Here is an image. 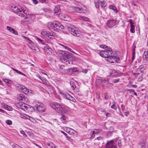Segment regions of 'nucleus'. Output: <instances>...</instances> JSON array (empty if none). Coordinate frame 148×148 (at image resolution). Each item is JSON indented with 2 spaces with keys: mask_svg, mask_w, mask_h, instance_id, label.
Wrapping results in <instances>:
<instances>
[{
  "mask_svg": "<svg viewBox=\"0 0 148 148\" xmlns=\"http://www.w3.org/2000/svg\"><path fill=\"white\" fill-rule=\"evenodd\" d=\"M58 53L61 55L60 60L61 62L69 66H71L73 62L71 60L73 59V55L68 52L61 50H58Z\"/></svg>",
  "mask_w": 148,
  "mask_h": 148,
  "instance_id": "1",
  "label": "nucleus"
},
{
  "mask_svg": "<svg viewBox=\"0 0 148 148\" xmlns=\"http://www.w3.org/2000/svg\"><path fill=\"white\" fill-rule=\"evenodd\" d=\"M50 106L59 113H66L67 112V108L64 106L55 102L51 103Z\"/></svg>",
  "mask_w": 148,
  "mask_h": 148,
  "instance_id": "2",
  "label": "nucleus"
},
{
  "mask_svg": "<svg viewBox=\"0 0 148 148\" xmlns=\"http://www.w3.org/2000/svg\"><path fill=\"white\" fill-rule=\"evenodd\" d=\"M49 28L52 30L58 31L63 29L64 27L60 22L56 21L51 23Z\"/></svg>",
  "mask_w": 148,
  "mask_h": 148,
  "instance_id": "3",
  "label": "nucleus"
},
{
  "mask_svg": "<svg viewBox=\"0 0 148 148\" xmlns=\"http://www.w3.org/2000/svg\"><path fill=\"white\" fill-rule=\"evenodd\" d=\"M67 28L69 33L74 36L79 37L81 35V32L77 28L70 25L67 26Z\"/></svg>",
  "mask_w": 148,
  "mask_h": 148,
  "instance_id": "4",
  "label": "nucleus"
},
{
  "mask_svg": "<svg viewBox=\"0 0 148 148\" xmlns=\"http://www.w3.org/2000/svg\"><path fill=\"white\" fill-rule=\"evenodd\" d=\"M15 105L17 108H21L25 111H29L30 109L33 108V106L24 103L23 102L16 103Z\"/></svg>",
  "mask_w": 148,
  "mask_h": 148,
  "instance_id": "5",
  "label": "nucleus"
},
{
  "mask_svg": "<svg viewBox=\"0 0 148 148\" xmlns=\"http://www.w3.org/2000/svg\"><path fill=\"white\" fill-rule=\"evenodd\" d=\"M33 108H31V110H35L36 109L37 111L39 112H44L45 110V108L44 105L40 102H36L34 103Z\"/></svg>",
  "mask_w": 148,
  "mask_h": 148,
  "instance_id": "6",
  "label": "nucleus"
},
{
  "mask_svg": "<svg viewBox=\"0 0 148 148\" xmlns=\"http://www.w3.org/2000/svg\"><path fill=\"white\" fill-rule=\"evenodd\" d=\"M115 56H110V58H108V59H106L107 61L111 63H118L120 60V58L118 56V55L116 52H115Z\"/></svg>",
  "mask_w": 148,
  "mask_h": 148,
  "instance_id": "7",
  "label": "nucleus"
},
{
  "mask_svg": "<svg viewBox=\"0 0 148 148\" xmlns=\"http://www.w3.org/2000/svg\"><path fill=\"white\" fill-rule=\"evenodd\" d=\"M70 85L72 90L77 94H79V86L76 82L74 83L73 82H70Z\"/></svg>",
  "mask_w": 148,
  "mask_h": 148,
  "instance_id": "8",
  "label": "nucleus"
},
{
  "mask_svg": "<svg viewBox=\"0 0 148 148\" xmlns=\"http://www.w3.org/2000/svg\"><path fill=\"white\" fill-rule=\"evenodd\" d=\"M10 9L12 10V12L16 13L19 16L23 15L22 13L23 12L22 11V9H21L15 5H12L11 6Z\"/></svg>",
  "mask_w": 148,
  "mask_h": 148,
  "instance_id": "9",
  "label": "nucleus"
},
{
  "mask_svg": "<svg viewBox=\"0 0 148 148\" xmlns=\"http://www.w3.org/2000/svg\"><path fill=\"white\" fill-rule=\"evenodd\" d=\"M69 10L70 12H76L82 13L84 12L83 9L82 8L74 6H72L69 7Z\"/></svg>",
  "mask_w": 148,
  "mask_h": 148,
  "instance_id": "10",
  "label": "nucleus"
},
{
  "mask_svg": "<svg viewBox=\"0 0 148 148\" xmlns=\"http://www.w3.org/2000/svg\"><path fill=\"white\" fill-rule=\"evenodd\" d=\"M61 94L65 98L74 102L76 101V100L73 97L67 93H62Z\"/></svg>",
  "mask_w": 148,
  "mask_h": 148,
  "instance_id": "11",
  "label": "nucleus"
},
{
  "mask_svg": "<svg viewBox=\"0 0 148 148\" xmlns=\"http://www.w3.org/2000/svg\"><path fill=\"white\" fill-rule=\"evenodd\" d=\"M116 20L110 19L106 23L107 26L109 28H112L116 25Z\"/></svg>",
  "mask_w": 148,
  "mask_h": 148,
  "instance_id": "12",
  "label": "nucleus"
},
{
  "mask_svg": "<svg viewBox=\"0 0 148 148\" xmlns=\"http://www.w3.org/2000/svg\"><path fill=\"white\" fill-rule=\"evenodd\" d=\"M143 61L145 65L148 64V51H145L143 56Z\"/></svg>",
  "mask_w": 148,
  "mask_h": 148,
  "instance_id": "13",
  "label": "nucleus"
},
{
  "mask_svg": "<svg viewBox=\"0 0 148 148\" xmlns=\"http://www.w3.org/2000/svg\"><path fill=\"white\" fill-rule=\"evenodd\" d=\"M107 148H117L116 145L114 142L113 140H112L106 144Z\"/></svg>",
  "mask_w": 148,
  "mask_h": 148,
  "instance_id": "14",
  "label": "nucleus"
},
{
  "mask_svg": "<svg viewBox=\"0 0 148 148\" xmlns=\"http://www.w3.org/2000/svg\"><path fill=\"white\" fill-rule=\"evenodd\" d=\"M44 35L47 37L49 38L50 39H53L54 37L55 34L54 33H51L49 32H43Z\"/></svg>",
  "mask_w": 148,
  "mask_h": 148,
  "instance_id": "15",
  "label": "nucleus"
},
{
  "mask_svg": "<svg viewBox=\"0 0 148 148\" xmlns=\"http://www.w3.org/2000/svg\"><path fill=\"white\" fill-rule=\"evenodd\" d=\"M108 49H106L104 50L101 51L99 53V54L103 57L107 58V57H108L107 55H108V54H107L108 52Z\"/></svg>",
  "mask_w": 148,
  "mask_h": 148,
  "instance_id": "16",
  "label": "nucleus"
},
{
  "mask_svg": "<svg viewBox=\"0 0 148 148\" xmlns=\"http://www.w3.org/2000/svg\"><path fill=\"white\" fill-rule=\"evenodd\" d=\"M44 50L49 55L53 54V51L52 49L48 46H46L44 47Z\"/></svg>",
  "mask_w": 148,
  "mask_h": 148,
  "instance_id": "17",
  "label": "nucleus"
},
{
  "mask_svg": "<svg viewBox=\"0 0 148 148\" xmlns=\"http://www.w3.org/2000/svg\"><path fill=\"white\" fill-rule=\"evenodd\" d=\"M17 98L18 100L22 101V102H25L26 101L27 98L24 95L22 94H18L17 95Z\"/></svg>",
  "mask_w": 148,
  "mask_h": 148,
  "instance_id": "18",
  "label": "nucleus"
},
{
  "mask_svg": "<svg viewBox=\"0 0 148 148\" xmlns=\"http://www.w3.org/2000/svg\"><path fill=\"white\" fill-rule=\"evenodd\" d=\"M78 70H77V68H73L69 69L67 70V72L68 74L73 75V72H77Z\"/></svg>",
  "mask_w": 148,
  "mask_h": 148,
  "instance_id": "19",
  "label": "nucleus"
},
{
  "mask_svg": "<svg viewBox=\"0 0 148 148\" xmlns=\"http://www.w3.org/2000/svg\"><path fill=\"white\" fill-rule=\"evenodd\" d=\"M103 83L105 85H108L109 84H110L108 81L103 79H98L97 80V84L98 83Z\"/></svg>",
  "mask_w": 148,
  "mask_h": 148,
  "instance_id": "20",
  "label": "nucleus"
},
{
  "mask_svg": "<svg viewBox=\"0 0 148 148\" xmlns=\"http://www.w3.org/2000/svg\"><path fill=\"white\" fill-rule=\"evenodd\" d=\"M54 14L56 15L59 14L61 12L60 7L58 5L56 6L54 10Z\"/></svg>",
  "mask_w": 148,
  "mask_h": 148,
  "instance_id": "21",
  "label": "nucleus"
},
{
  "mask_svg": "<svg viewBox=\"0 0 148 148\" xmlns=\"http://www.w3.org/2000/svg\"><path fill=\"white\" fill-rule=\"evenodd\" d=\"M108 52L107 54H108V55H107L108 57H107V59H108V58H110V56H112H112H115V52L114 53H113L112 49L111 48H108Z\"/></svg>",
  "mask_w": 148,
  "mask_h": 148,
  "instance_id": "22",
  "label": "nucleus"
},
{
  "mask_svg": "<svg viewBox=\"0 0 148 148\" xmlns=\"http://www.w3.org/2000/svg\"><path fill=\"white\" fill-rule=\"evenodd\" d=\"M100 1H101V0H95V6L97 8H99V5L101 4V3H99V2H98V1L99 2Z\"/></svg>",
  "mask_w": 148,
  "mask_h": 148,
  "instance_id": "23",
  "label": "nucleus"
},
{
  "mask_svg": "<svg viewBox=\"0 0 148 148\" xmlns=\"http://www.w3.org/2000/svg\"><path fill=\"white\" fill-rule=\"evenodd\" d=\"M26 89L27 88L25 86H20V90L25 94Z\"/></svg>",
  "mask_w": 148,
  "mask_h": 148,
  "instance_id": "24",
  "label": "nucleus"
},
{
  "mask_svg": "<svg viewBox=\"0 0 148 148\" xmlns=\"http://www.w3.org/2000/svg\"><path fill=\"white\" fill-rule=\"evenodd\" d=\"M36 40L38 42V43L40 44H41L44 45H46V43L45 42L44 40L41 39H40L38 38V37H36Z\"/></svg>",
  "mask_w": 148,
  "mask_h": 148,
  "instance_id": "25",
  "label": "nucleus"
},
{
  "mask_svg": "<svg viewBox=\"0 0 148 148\" xmlns=\"http://www.w3.org/2000/svg\"><path fill=\"white\" fill-rule=\"evenodd\" d=\"M99 2V1H98ZM99 3H101V6L102 8H104L106 6V3L104 2V0H101V1H100Z\"/></svg>",
  "mask_w": 148,
  "mask_h": 148,
  "instance_id": "26",
  "label": "nucleus"
},
{
  "mask_svg": "<svg viewBox=\"0 0 148 148\" xmlns=\"http://www.w3.org/2000/svg\"><path fill=\"white\" fill-rule=\"evenodd\" d=\"M60 45L61 46H62L64 49H67L68 51H71L72 53H75L71 49L68 47L67 46H65L62 44H60Z\"/></svg>",
  "mask_w": 148,
  "mask_h": 148,
  "instance_id": "27",
  "label": "nucleus"
},
{
  "mask_svg": "<svg viewBox=\"0 0 148 148\" xmlns=\"http://www.w3.org/2000/svg\"><path fill=\"white\" fill-rule=\"evenodd\" d=\"M109 8L110 9L113 10L114 12L117 13L118 12L115 6L112 5H110L109 7Z\"/></svg>",
  "mask_w": 148,
  "mask_h": 148,
  "instance_id": "28",
  "label": "nucleus"
},
{
  "mask_svg": "<svg viewBox=\"0 0 148 148\" xmlns=\"http://www.w3.org/2000/svg\"><path fill=\"white\" fill-rule=\"evenodd\" d=\"M13 148H23L16 144H13L12 145Z\"/></svg>",
  "mask_w": 148,
  "mask_h": 148,
  "instance_id": "29",
  "label": "nucleus"
},
{
  "mask_svg": "<svg viewBox=\"0 0 148 148\" xmlns=\"http://www.w3.org/2000/svg\"><path fill=\"white\" fill-rule=\"evenodd\" d=\"M61 120L62 121L63 123H65L66 121V117L63 115H62V117L61 118Z\"/></svg>",
  "mask_w": 148,
  "mask_h": 148,
  "instance_id": "30",
  "label": "nucleus"
},
{
  "mask_svg": "<svg viewBox=\"0 0 148 148\" xmlns=\"http://www.w3.org/2000/svg\"><path fill=\"white\" fill-rule=\"evenodd\" d=\"M31 15L30 14H26V15L24 17V19H30L31 17Z\"/></svg>",
  "mask_w": 148,
  "mask_h": 148,
  "instance_id": "31",
  "label": "nucleus"
},
{
  "mask_svg": "<svg viewBox=\"0 0 148 148\" xmlns=\"http://www.w3.org/2000/svg\"><path fill=\"white\" fill-rule=\"evenodd\" d=\"M112 103H113V104L111 106V108H112L114 110H116L117 108V106L115 105V102H113Z\"/></svg>",
  "mask_w": 148,
  "mask_h": 148,
  "instance_id": "32",
  "label": "nucleus"
},
{
  "mask_svg": "<svg viewBox=\"0 0 148 148\" xmlns=\"http://www.w3.org/2000/svg\"><path fill=\"white\" fill-rule=\"evenodd\" d=\"M3 81L5 83L8 84H11L12 81L8 79H3Z\"/></svg>",
  "mask_w": 148,
  "mask_h": 148,
  "instance_id": "33",
  "label": "nucleus"
},
{
  "mask_svg": "<svg viewBox=\"0 0 148 148\" xmlns=\"http://www.w3.org/2000/svg\"><path fill=\"white\" fill-rule=\"evenodd\" d=\"M99 46L101 48L105 49H108V48H110L108 46H106L104 45H100Z\"/></svg>",
  "mask_w": 148,
  "mask_h": 148,
  "instance_id": "34",
  "label": "nucleus"
},
{
  "mask_svg": "<svg viewBox=\"0 0 148 148\" xmlns=\"http://www.w3.org/2000/svg\"><path fill=\"white\" fill-rule=\"evenodd\" d=\"M95 131H93L92 132H91V137H90V139H93V138H94L95 136Z\"/></svg>",
  "mask_w": 148,
  "mask_h": 148,
  "instance_id": "35",
  "label": "nucleus"
},
{
  "mask_svg": "<svg viewBox=\"0 0 148 148\" xmlns=\"http://www.w3.org/2000/svg\"><path fill=\"white\" fill-rule=\"evenodd\" d=\"M131 28L130 29V31L131 33H134V32L135 30H134V26H130Z\"/></svg>",
  "mask_w": 148,
  "mask_h": 148,
  "instance_id": "36",
  "label": "nucleus"
},
{
  "mask_svg": "<svg viewBox=\"0 0 148 148\" xmlns=\"http://www.w3.org/2000/svg\"><path fill=\"white\" fill-rule=\"evenodd\" d=\"M10 32L15 34L17 35L18 34L17 32L15 31L13 28H12Z\"/></svg>",
  "mask_w": 148,
  "mask_h": 148,
  "instance_id": "37",
  "label": "nucleus"
},
{
  "mask_svg": "<svg viewBox=\"0 0 148 148\" xmlns=\"http://www.w3.org/2000/svg\"><path fill=\"white\" fill-rule=\"evenodd\" d=\"M120 80V79L117 78L116 79H113L112 81V82L114 83H118L119 81Z\"/></svg>",
  "mask_w": 148,
  "mask_h": 148,
  "instance_id": "38",
  "label": "nucleus"
},
{
  "mask_svg": "<svg viewBox=\"0 0 148 148\" xmlns=\"http://www.w3.org/2000/svg\"><path fill=\"white\" fill-rule=\"evenodd\" d=\"M20 133L21 134H22L23 136L25 137H27V134H25V132L23 130H21L20 132Z\"/></svg>",
  "mask_w": 148,
  "mask_h": 148,
  "instance_id": "39",
  "label": "nucleus"
},
{
  "mask_svg": "<svg viewBox=\"0 0 148 148\" xmlns=\"http://www.w3.org/2000/svg\"><path fill=\"white\" fill-rule=\"evenodd\" d=\"M16 72L19 74L25 76H26V75L25 74L22 73L21 72L19 71H18V70H16Z\"/></svg>",
  "mask_w": 148,
  "mask_h": 148,
  "instance_id": "40",
  "label": "nucleus"
},
{
  "mask_svg": "<svg viewBox=\"0 0 148 148\" xmlns=\"http://www.w3.org/2000/svg\"><path fill=\"white\" fill-rule=\"evenodd\" d=\"M22 12H22V13L23 14V16H22V17H24V16H25L26 15V14H27V11H26V10H25L24 11H23L22 10Z\"/></svg>",
  "mask_w": 148,
  "mask_h": 148,
  "instance_id": "41",
  "label": "nucleus"
},
{
  "mask_svg": "<svg viewBox=\"0 0 148 148\" xmlns=\"http://www.w3.org/2000/svg\"><path fill=\"white\" fill-rule=\"evenodd\" d=\"M129 22L130 23V26L134 25H133L134 24V23L132 19H130L129 20Z\"/></svg>",
  "mask_w": 148,
  "mask_h": 148,
  "instance_id": "42",
  "label": "nucleus"
},
{
  "mask_svg": "<svg viewBox=\"0 0 148 148\" xmlns=\"http://www.w3.org/2000/svg\"><path fill=\"white\" fill-rule=\"evenodd\" d=\"M32 92L31 90L27 88L25 94H28L29 93H30Z\"/></svg>",
  "mask_w": 148,
  "mask_h": 148,
  "instance_id": "43",
  "label": "nucleus"
},
{
  "mask_svg": "<svg viewBox=\"0 0 148 148\" xmlns=\"http://www.w3.org/2000/svg\"><path fill=\"white\" fill-rule=\"evenodd\" d=\"M95 134H97L98 133L100 132H101V130L100 129H95Z\"/></svg>",
  "mask_w": 148,
  "mask_h": 148,
  "instance_id": "44",
  "label": "nucleus"
},
{
  "mask_svg": "<svg viewBox=\"0 0 148 148\" xmlns=\"http://www.w3.org/2000/svg\"><path fill=\"white\" fill-rule=\"evenodd\" d=\"M39 1L40 3H47L48 0H39Z\"/></svg>",
  "mask_w": 148,
  "mask_h": 148,
  "instance_id": "45",
  "label": "nucleus"
},
{
  "mask_svg": "<svg viewBox=\"0 0 148 148\" xmlns=\"http://www.w3.org/2000/svg\"><path fill=\"white\" fill-rule=\"evenodd\" d=\"M6 123L9 125H11L12 124V122L11 120H7L6 121Z\"/></svg>",
  "mask_w": 148,
  "mask_h": 148,
  "instance_id": "46",
  "label": "nucleus"
},
{
  "mask_svg": "<svg viewBox=\"0 0 148 148\" xmlns=\"http://www.w3.org/2000/svg\"><path fill=\"white\" fill-rule=\"evenodd\" d=\"M121 141L120 139L118 141V145L119 147H120L121 146Z\"/></svg>",
  "mask_w": 148,
  "mask_h": 148,
  "instance_id": "47",
  "label": "nucleus"
},
{
  "mask_svg": "<svg viewBox=\"0 0 148 148\" xmlns=\"http://www.w3.org/2000/svg\"><path fill=\"white\" fill-rule=\"evenodd\" d=\"M82 18L84 20H85L86 21H87L88 20V18L86 17L82 16Z\"/></svg>",
  "mask_w": 148,
  "mask_h": 148,
  "instance_id": "48",
  "label": "nucleus"
},
{
  "mask_svg": "<svg viewBox=\"0 0 148 148\" xmlns=\"http://www.w3.org/2000/svg\"><path fill=\"white\" fill-rule=\"evenodd\" d=\"M82 71L84 73H86L88 72V71L87 69H82Z\"/></svg>",
  "mask_w": 148,
  "mask_h": 148,
  "instance_id": "49",
  "label": "nucleus"
},
{
  "mask_svg": "<svg viewBox=\"0 0 148 148\" xmlns=\"http://www.w3.org/2000/svg\"><path fill=\"white\" fill-rule=\"evenodd\" d=\"M32 1L33 3L35 5L37 4L38 3L37 0H32Z\"/></svg>",
  "mask_w": 148,
  "mask_h": 148,
  "instance_id": "50",
  "label": "nucleus"
},
{
  "mask_svg": "<svg viewBox=\"0 0 148 148\" xmlns=\"http://www.w3.org/2000/svg\"><path fill=\"white\" fill-rule=\"evenodd\" d=\"M108 94L107 93H104V98L105 99H108V97H107Z\"/></svg>",
  "mask_w": 148,
  "mask_h": 148,
  "instance_id": "51",
  "label": "nucleus"
},
{
  "mask_svg": "<svg viewBox=\"0 0 148 148\" xmlns=\"http://www.w3.org/2000/svg\"><path fill=\"white\" fill-rule=\"evenodd\" d=\"M127 90L129 91L131 93L132 92L133 93V92H134V90L133 89H128Z\"/></svg>",
  "mask_w": 148,
  "mask_h": 148,
  "instance_id": "52",
  "label": "nucleus"
},
{
  "mask_svg": "<svg viewBox=\"0 0 148 148\" xmlns=\"http://www.w3.org/2000/svg\"><path fill=\"white\" fill-rule=\"evenodd\" d=\"M132 48L133 51L134 50H135V49L136 48V46L134 44L132 45Z\"/></svg>",
  "mask_w": 148,
  "mask_h": 148,
  "instance_id": "53",
  "label": "nucleus"
},
{
  "mask_svg": "<svg viewBox=\"0 0 148 148\" xmlns=\"http://www.w3.org/2000/svg\"><path fill=\"white\" fill-rule=\"evenodd\" d=\"M22 37L23 38H24L28 40L30 42H31V41L30 40V39L29 38L27 37H26L24 36H22Z\"/></svg>",
  "mask_w": 148,
  "mask_h": 148,
  "instance_id": "54",
  "label": "nucleus"
},
{
  "mask_svg": "<svg viewBox=\"0 0 148 148\" xmlns=\"http://www.w3.org/2000/svg\"><path fill=\"white\" fill-rule=\"evenodd\" d=\"M139 69L140 70H145V69L142 66H140V67L139 68Z\"/></svg>",
  "mask_w": 148,
  "mask_h": 148,
  "instance_id": "55",
  "label": "nucleus"
},
{
  "mask_svg": "<svg viewBox=\"0 0 148 148\" xmlns=\"http://www.w3.org/2000/svg\"><path fill=\"white\" fill-rule=\"evenodd\" d=\"M66 139L67 140H68L69 141H71V138L69 137L68 136H67V135L66 136Z\"/></svg>",
  "mask_w": 148,
  "mask_h": 148,
  "instance_id": "56",
  "label": "nucleus"
},
{
  "mask_svg": "<svg viewBox=\"0 0 148 148\" xmlns=\"http://www.w3.org/2000/svg\"><path fill=\"white\" fill-rule=\"evenodd\" d=\"M129 114V112L128 111L125 112H124V114L126 116H128V115Z\"/></svg>",
  "mask_w": 148,
  "mask_h": 148,
  "instance_id": "57",
  "label": "nucleus"
},
{
  "mask_svg": "<svg viewBox=\"0 0 148 148\" xmlns=\"http://www.w3.org/2000/svg\"><path fill=\"white\" fill-rule=\"evenodd\" d=\"M96 98L98 99V100H99L100 99L99 95L98 94H97Z\"/></svg>",
  "mask_w": 148,
  "mask_h": 148,
  "instance_id": "58",
  "label": "nucleus"
},
{
  "mask_svg": "<svg viewBox=\"0 0 148 148\" xmlns=\"http://www.w3.org/2000/svg\"><path fill=\"white\" fill-rule=\"evenodd\" d=\"M102 137L101 136L98 137L97 138V139L98 140H100L102 139Z\"/></svg>",
  "mask_w": 148,
  "mask_h": 148,
  "instance_id": "59",
  "label": "nucleus"
},
{
  "mask_svg": "<svg viewBox=\"0 0 148 148\" xmlns=\"http://www.w3.org/2000/svg\"><path fill=\"white\" fill-rule=\"evenodd\" d=\"M38 78L40 79H41V80L42 81H43L44 80V79H43V78H42V77L40 76V75H38Z\"/></svg>",
  "mask_w": 148,
  "mask_h": 148,
  "instance_id": "60",
  "label": "nucleus"
},
{
  "mask_svg": "<svg viewBox=\"0 0 148 148\" xmlns=\"http://www.w3.org/2000/svg\"><path fill=\"white\" fill-rule=\"evenodd\" d=\"M7 29L8 30H9L10 31L11 30V29H12L10 27L8 26H7Z\"/></svg>",
  "mask_w": 148,
  "mask_h": 148,
  "instance_id": "61",
  "label": "nucleus"
},
{
  "mask_svg": "<svg viewBox=\"0 0 148 148\" xmlns=\"http://www.w3.org/2000/svg\"><path fill=\"white\" fill-rule=\"evenodd\" d=\"M112 76L114 77H117L118 76V75L117 74H114L112 75Z\"/></svg>",
  "mask_w": 148,
  "mask_h": 148,
  "instance_id": "62",
  "label": "nucleus"
},
{
  "mask_svg": "<svg viewBox=\"0 0 148 148\" xmlns=\"http://www.w3.org/2000/svg\"><path fill=\"white\" fill-rule=\"evenodd\" d=\"M47 146L48 147H49V148H51V147H52V148H53V147L52 146H51V145H50V143H48L47 144Z\"/></svg>",
  "mask_w": 148,
  "mask_h": 148,
  "instance_id": "63",
  "label": "nucleus"
},
{
  "mask_svg": "<svg viewBox=\"0 0 148 148\" xmlns=\"http://www.w3.org/2000/svg\"><path fill=\"white\" fill-rule=\"evenodd\" d=\"M43 10L45 11V12H47L48 11V9H47V8H44L43 9Z\"/></svg>",
  "mask_w": 148,
  "mask_h": 148,
  "instance_id": "64",
  "label": "nucleus"
}]
</instances>
